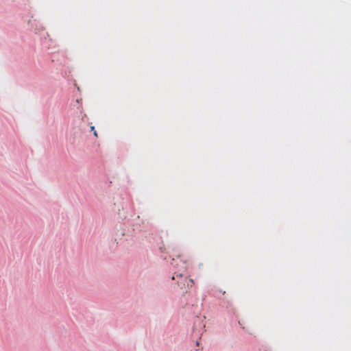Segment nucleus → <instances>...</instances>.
I'll list each match as a JSON object with an SVG mask.
<instances>
[{
    "label": "nucleus",
    "instance_id": "2",
    "mask_svg": "<svg viewBox=\"0 0 351 351\" xmlns=\"http://www.w3.org/2000/svg\"><path fill=\"white\" fill-rule=\"evenodd\" d=\"M90 129H91V130L93 131V134H94V136H96V137H97V132H96V130H95V127H94V126H92V127L90 128Z\"/></svg>",
    "mask_w": 351,
    "mask_h": 351
},
{
    "label": "nucleus",
    "instance_id": "1",
    "mask_svg": "<svg viewBox=\"0 0 351 351\" xmlns=\"http://www.w3.org/2000/svg\"><path fill=\"white\" fill-rule=\"evenodd\" d=\"M176 277L180 278V280H178V286L182 290L185 291L186 292L191 289L194 284V280L193 279L184 278L182 274H177Z\"/></svg>",
    "mask_w": 351,
    "mask_h": 351
}]
</instances>
